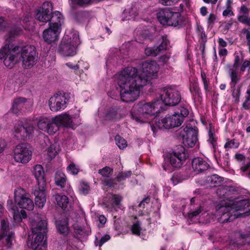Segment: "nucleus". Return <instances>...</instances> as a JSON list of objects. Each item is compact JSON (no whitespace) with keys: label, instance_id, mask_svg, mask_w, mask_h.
Masks as SVG:
<instances>
[{"label":"nucleus","instance_id":"obj_1","mask_svg":"<svg viewBox=\"0 0 250 250\" xmlns=\"http://www.w3.org/2000/svg\"><path fill=\"white\" fill-rule=\"evenodd\" d=\"M159 67L156 62H146L142 69L127 67L118 75L117 84L120 88L121 100L125 102H133L139 96L140 89L152 79L157 77Z\"/></svg>","mask_w":250,"mask_h":250},{"label":"nucleus","instance_id":"obj_2","mask_svg":"<svg viewBox=\"0 0 250 250\" xmlns=\"http://www.w3.org/2000/svg\"><path fill=\"white\" fill-rule=\"evenodd\" d=\"M46 221L42 220L39 214H35L32 220V240L27 242L28 246L32 250H46Z\"/></svg>","mask_w":250,"mask_h":250},{"label":"nucleus","instance_id":"obj_3","mask_svg":"<svg viewBox=\"0 0 250 250\" xmlns=\"http://www.w3.org/2000/svg\"><path fill=\"white\" fill-rule=\"evenodd\" d=\"M21 31L20 28H12L8 33L5 45L0 50V60L4 58L3 63L9 68H12L19 62L20 48L13 44L12 40L19 35Z\"/></svg>","mask_w":250,"mask_h":250},{"label":"nucleus","instance_id":"obj_4","mask_svg":"<svg viewBox=\"0 0 250 250\" xmlns=\"http://www.w3.org/2000/svg\"><path fill=\"white\" fill-rule=\"evenodd\" d=\"M137 111L132 112V118L137 122L146 123L155 114L160 113L164 110L161 101L155 100L152 102L146 103L138 105Z\"/></svg>","mask_w":250,"mask_h":250},{"label":"nucleus","instance_id":"obj_5","mask_svg":"<svg viewBox=\"0 0 250 250\" xmlns=\"http://www.w3.org/2000/svg\"><path fill=\"white\" fill-rule=\"evenodd\" d=\"M189 114V110L187 106H180L178 110L173 114L167 115L161 119L154 118L156 125L159 128L169 129L180 126L185 117Z\"/></svg>","mask_w":250,"mask_h":250},{"label":"nucleus","instance_id":"obj_6","mask_svg":"<svg viewBox=\"0 0 250 250\" xmlns=\"http://www.w3.org/2000/svg\"><path fill=\"white\" fill-rule=\"evenodd\" d=\"M20 59H21L22 66L24 68H30L36 64L38 57L35 46L26 45L20 49Z\"/></svg>","mask_w":250,"mask_h":250},{"label":"nucleus","instance_id":"obj_7","mask_svg":"<svg viewBox=\"0 0 250 250\" xmlns=\"http://www.w3.org/2000/svg\"><path fill=\"white\" fill-rule=\"evenodd\" d=\"M161 100L163 104L174 106L177 104L181 99L180 92L172 87H164L160 91Z\"/></svg>","mask_w":250,"mask_h":250},{"label":"nucleus","instance_id":"obj_8","mask_svg":"<svg viewBox=\"0 0 250 250\" xmlns=\"http://www.w3.org/2000/svg\"><path fill=\"white\" fill-rule=\"evenodd\" d=\"M33 126L27 122L16 123L13 128V136L19 140H27L33 132Z\"/></svg>","mask_w":250,"mask_h":250},{"label":"nucleus","instance_id":"obj_9","mask_svg":"<svg viewBox=\"0 0 250 250\" xmlns=\"http://www.w3.org/2000/svg\"><path fill=\"white\" fill-rule=\"evenodd\" d=\"M14 197L16 203L21 208L29 210H32L34 205L33 201L30 198L29 194L25 190L21 188H17L14 191Z\"/></svg>","mask_w":250,"mask_h":250},{"label":"nucleus","instance_id":"obj_10","mask_svg":"<svg viewBox=\"0 0 250 250\" xmlns=\"http://www.w3.org/2000/svg\"><path fill=\"white\" fill-rule=\"evenodd\" d=\"M32 152L27 144H21L17 145L14 149V159L19 163H27L31 158Z\"/></svg>","mask_w":250,"mask_h":250},{"label":"nucleus","instance_id":"obj_11","mask_svg":"<svg viewBox=\"0 0 250 250\" xmlns=\"http://www.w3.org/2000/svg\"><path fill=\"white\" fill-rule=\"evenodd\" d=\"M183 144L188 147H193L198 141V131L190 125H186L181 133Z\"/></svg>","mask_w":250,"mask_h":250},{"label":"nucleus","instance_id":"obj_12","mask_svg":"<svg viewBox=\"0 0 250 250\" xmlns=\"http://www.w3.org/2000/svg\"><path fill=\"white\" fill-rule=\"evenodd\" d=\"M179 151H173L170 153L167 157V161L169 162L170 165L174 167L179 168L183 164L184 162L188 157V156L185 151V148L182 146H180ZM165 161H167L165 159Z\"/></svg>","mask_w":250,"mask_h":250},{"label":"nucleus","instance_id":"obj_13","mask_svg":"<svg viewBox=\"0 0 250 250\" xmlns=\"http://www.w3.org/2000/svg\"><path fill=\"white\" fill-rule=\"evenodd\" d=\"M218 221L221 223H225L232 221L237 218V216L232 211V208L228 205H222L220 203V207L217 210Z\"/></svg>","mask_w":250,"mask_h":250},{"label":"nucleus","instance_id":"obj_14","mask_svg":"<svg viewBox=\"0 0 250 250\" xmlns=\"http://www.w3.org/2000/svg\"><path fill=\"white\" fill-rule=\"evenodd\" d=\"M222 205H228L232 208V211L234 213L236 211L244 210L250 206V202L247 200H237V199H229V202L227 201L222 202Z\"/></svg>","mask_w":250,"mask_h":250},{"label":"nucleus","instance_id":"obj_15","mask_svg":"<svg viewBox=\"0 0 250 250\" xmlns=\"http://www.w3.org/2000/svg\"><path fill=\"white\" fill-rule=\"evenodd\" d=\"M54 122L60 127H66L74 128L73 117L65 113L56 116Z\"/></svg>","mask_w":250,"mask_h":250},{"label":"nucleus","instance_id":"obj_16","mask_svg":"<svg viewBox=\"0 0 250 250\" xmlns=\"http://www.w3.org/2000/svg\"><path fill=\"white\" fill-rule=\"evenodd\" d=\"M169 41L166 37H162V41L158 46L147 47L145 49V53L147 56L155 57L162 51L167 49Z\"/></svg>","mask_w":250,"mask_h":250},{"label":"nucleus","instance_id":"obj_17","mask_svg":"<svg viewBox=\"0 0 250 250\" xmlns=\"http://www.w3.org/2000/svg\"><path fill=\"white\" fill-rule=\"evenodd\" d=\"M46 186L45 187H40L36 186L33 191V194L35 196V203L36 206L40 208H42L46 202Z\"/></svg>","mask_w":250,"mask_h":250},{"label":"nucleus","instance_id":"obj_18","mask_svg":"<svg viewBox=\"0 0 250 250\" xmlns=\"http://www.w3.org/2000/svg\"><path fill=\"white\" fill-rule=\"evenodd\" d=\"M237 192V189L235 188L229 186H223L218 188L216 190V194L219 197H224L226 198L221 201H227L229 202V199H231V196Z\"/></svg>","mask_w":250,"mask_h":250},{"label":"nucleus","instance_id":"obj_19","mask_svg":"<svg viewBox=\"0 0 250 250\" xmlns=\"http://www.w3.org/2000/svg\"><path fill=\"white\" fill-rule=\"evenodd\" d=\"M32 173L37 182V185L36 186L45 187L46 184L44 178V170L42 166L41 165H35L33 168Z\"/></svg>","mask_w":250,"mask_h":250},{"label":"nucleus","instance_id":"obj_20","mask_svg":"<svg viewBox=\"0 0 250 250\" xmlns=\"http://www.w3.org/2000/svg\"><path fill=\"white\" fill-rule=\"evenodd\" d=\"M7 208L11 212L14 220L17 222H21L22 218H25L27 217L25 211L21 209L20 211L18 208L13 204L12 200H8Z\"/></svg>","mask_w":250,"mask_h":250},{"label":"nucleus","instance_id":"obj_21","mask_svg":"<svg viewBox=\"0 0 250 250\" xmlns=\"http://www.w3.org/2000/svg\"><path fill=\"white\" fill-rule=\"evenodd\" d=\"M61 30L50 27L44 30L43 32V39L48 43H51L57 41Z\"/></svg>","mask_w":250,"mask_h":250},{"label":"nucleus","instance_id":"obj_22","mask_svg":"<svg viewBox=\"0 0 250 250\" xmlns=\"http://www.w3.org/2000/svg\"><path fill=\"white\" fill-rule=\"evenodd\" d=\"M208 163L201 157L195 158L192 161V167L196 173L203 172L209 167Z\"/></svg>","mask_w":250,"mask_h":250},{"label":"nucleus","instance_id":"obj_23","mask_svg":"<svg viewBox=\"0 0 250 250\" xmlns=\"http://www.w3.org/2000/svg\"><path fill=\"white\" fill-rule=\"evenodd\" d=\"M49 25L50 27L61 30L62 25L64 22V18L63 15L59 11H56L50 15V20Z\"/></svg>","mask_w":250,"mask_h":250},{"label":"nucleus","instance_id":"obj_24","mask_svg":"<svg viewBox=\"0 0 250 250\" xmlns=\"http://www.w3.org/2000/svg\"><path fill=\"white\" fill-rule=\"evenodd\" d=\"M58 52L63 56H71L76 53V46L62 42L58 48Z\"/></svg>","mask_w":250,"mask_h":250},{"label":"nucleus","instance_id":"obj_25","mask_svg":"<svg viewBox=\"0 0 250 250\" xmlns=\"http://www.w3.org/2000/svg\"><path fill=\"white\" fill-rule=\"evenodd\" d=\"M14 237L11 234L6 235L4 231H0V247L5 246L7 249L13 245Z\"/></svg>","mask_w":250,"mask_h":250},{"label":"nucleus","instance_id":"obj_26","mask_svg":"<svg viewBox=\"0 0 250 250\" xmlns=\"http://www.w3.org/2000/svg\"><path fill=\"white\" fill-rule=\"evenodd\" d=\"M56 97L59 105V111L64 109L67 105L70 98V94L67 93H56Z\"/></svg>","mask_w":250,"mask_h":250},{"label":"nucleus","instance_id":"obj_27","mask_svg":"<svg viewBox=\"0 0 250 250\" xmlns=\"http://www.w3.org/2000/svg\"><path fill=\"white\" fill-rule=\"evenodd\" d=\"M170 15L166 25L176 27L181 26L183 24V21L179 13L171 11Z\"/></svg>","mask_w":250,"mask_h":250},{"label":"nucleus","instance_id":"obj_28","mask_svg":"<svg viewBox=\"0 0 250 250\" xmlns=\"http://www.w3.org/2000/svg\"><path fill=\"white\" fill-rule=\"evenodd\" d=\"M171 11L167 8L159 10L157 13V18L161 24L166 25L171 14Z\"/></svg>","mask_w":250,"mask_h":250},{"label":"nucleus","instance_id":"obj_29","mask_svg":"<svg viewBox=\"0 0 250 250\" xmlns=\"http://www.w3.org/2000/svg\"><path fill=\"white\" fill-rule=\"evenodd\" d=\"M27 99L23 97H19L14 99L12 108L13 113L18 114L24 106Z\"/></svg>","mask_w":250,"mask_h":250},{"label":"nucleus","instance_id":"obj_30","mask_svg":"<svg viewBox=\"0 0 250 250\" xmlns=\"http://www.w3.org/2000/svg\"><path fill=\"white\" fill-rule=\"evenodd\" d=\"M66 177L64 173L62 171H57L55 176V182L57 186L63 188L66 183Z\"/></svg>","mask_w":250,"mask_h":250},{"label":"nucleus","instance_id":"obj_31","mask_svg":"<svg viewBox=\"0 0 250 250\" xmlns=\"http://www.w3.org/2000/svg\"><path fill=\"white\" fill-rule=\"evenodd\" d=\"M238 69L229 67V73L230 77V86L231 88H234L236 83L239 81L240 76H239L237 70Z\"/></svg>","mask_w":250,"mask_h":250},{"label":"nucleus","instance_id":"obj_32","mask_svg":"<svg viewBox=\"0 0 250 250\" xmlns=\"http://www.w3.org/2000/svg\"><path fill=\"white\" fill-rule=\"evenodd\" d=\"M55 198L59 207L63 209H65L67 207L69 202L67 196L57 194L55 195Z\"/></svg>","mask_w":250,"mask_h":250},{"label":"nucleus","instance_id":"obj_33","mask_svg":"<svg viewBox=\"0 0 250 250\" xmlns=\"http://www.w3.org/2000/svg\"><path fill=\"white\" fill-rule=\"evenodd\" d=\"M207 182L210 187H217L222 183L223 178L217 174H213L208 177Z\"/></svg>","mask_w":250,"mask_h":250},{"label":"nucleus","instance_id":"obj_34","mask_svg":"<svg viewBox=\"0 0 250 250\" xmlns=\"http://www.w3.org/2000/svg\"><path fill=\"white\" fill-rule=\"evenodd\" d=\"M48 105L50 109L52 111L57 112L59 111V105L57 99L56 94L50 98L48 101Z\"/></svg>","mask_w":250,"mask_h":250},{"label":"nucleus","instance_id":"obj_35","mask_svg":"<svg viewBox=\"0 0 250 250\" xmlns=\"http://www.w3.org/2000/svg\"><path fill=\"white\" fill-rule=\"evenodd\" d=\"M203 207L201 205H198L197 207L193 206L191 208L190 211L188 214V217L189 219H192L199 215L203 211Z\"/></svg>","mask_w":250,"mask_h":250},{"label":"nucleus","instance_id":"obj_36","mask_svg":"<svg viewBox=\"0 0 250 250\" xmlns=\"http://www.w3.org/2000/svg\"><path fill=\"white\" fill-rule=\"evenodd\" d=\"M50 14L42 11L39 10H37L35 17L36 19L39 20L40 21L46 22L49 21L50 20Z\"/></svg>","mask_w":250,"mask_h":250},{"label":"nucleus","instance_id":"obj_37","mask_svg":"<svg viewBox=\"0 0 250 250\" xmlns=\"http://www.w3.org/2000/svg\"><path fill=\"white\" fill-rule=\"evenodd\" d=\"M59 127V125L55 123L53 118L51 120H49L48 125L47 126V129L45 131L50 135H53L58 130Z\"/></svg>","mask_w":250,"mask_h":250},{"label":"nucleus","instance_id":"obj_38","mask_svg":"<svg viewBox=\"0 0 250 250\" xmlns=\"http://www.w3.org/2000/svg\"><path fill=\"white\" fill-rule=\"evenodd\" d=\"M56 226L58 230L62 234H65L67 233L68 228L66 221H57L56 222Z\"/></svg>","mask_w":250,"mask_h":250},{"label":"nucleus","instance_id":"obj_39","mask_svg":"<svg viewBox=\"0 0 250 250\" xmlns=\"http://www.w3.org/2000/svg\"><path fill=\"white\" fill-rule=\"evenodd\" d=\"M70 13L75 18H77L78 0H69Z\"/></svg>","mask_w":250,"mask_h":250},{"label":"nucleus","instance_id":"obj_40","mask_svg":"<svg viewBox=\"0 0 250 250\" xmlns=\"http://www.w3.org/2000/svg\"><path fill=\"white\" fill-rule=\"evenodd\" d=\"M49 120L50 119L47 118L41 117L39 119L37 123L38 128L42 131H46V130L47 129V126L48 125Z\"/></svg>","mask_w":250,"mask_h":250},{"label":"nucleus","instance_id":"obj_41","mask_svg":"<svg viewBox=\"0 0 250 250\" xmlns=\"http://www.w3.org/2000/svg\"><path fill=\"white\" fill-rule=\"evenodd\" d=\"M243 59L242 55L239 54L238 53L235 52L234 53V60L233 64L232 66L229 65V67L238 69Z\"/></svg>","mask_w":250,"mask_h":250},{"label":"nucleus","instance_id":"obj_42","mask_svg":"<svg viewBox=\"0 0 250 250\" xmlns=\"http://www.w3.org/2000/svg\"><path fill=\"white\" fill-rule=\"evenodd\" d=\"M236 236L238 238L244 240L243 242L250 243V233L238 231L236 233Z\"/></svg>","mask_w":250,"mask_h":250},{"label":"nucleus","instance_id":"obj_43","mask_svg":"<svg viewBox=\"0 0 250 250\" xmlns=\"http://www.w3.org/2000/svg\"><path fill=\"white\" fill-rule=\"evenodd\" d=\"M237 20L240 22L250 26V17H249V15L239 14L237 16Z\"/></svg>","mask_w":250,"mask_h":250},{"label":"nucleus","instance_id":"obj_44","mask_svg":"<svg viewBox=\"0 0 250 250\" xmlns=\"http://www.w3.org/2000/svg\"><path fill=\"white\" fill-rule=\"evenodd\" d=\"M80 188H79V191L81 194L86 195L88 194L90 190V187L89 184L84 182H82L80 184Z\"/></svg>","mask_w":250,"mask_h":250},{"label":"nucleus","instance_id":"obj_45","mask_svg":"<svg viewBox=\"0 0 250 250\" xmlns=\"http://www.w3.org/2000/svg\"><path fill=\"white\" fill-rule=\"evenodd\" d=\"M52 9V3L50 2L46 1L42 4V7L39 10L51 15Z\"/></svg>","mask_w":250,"mask_h":250},{"label":"nucleus","instance_id":"obj_46","mask_svg":"<svg viewBox=\"0 0 250 250\" xmlns=\"http://www.w3.org/2000/svg\"><path fill=\"white\" fill-rule=\"evenodd\" d=\"M115 140L117 145L120 149H124L127 146L126 141L119 135L116 136Z\"/></svg>","mask_w":250,"mask_h":250},{"label":"nucleus","instance_id":"obj_47","mask_svg":"<svg viewBox=\"0 0 250 250\" xmlns=\"http://www.w3.org/2000/svg\"><path fill=\"white\" fill-rule=\"evenodd\" d=\"M131 171H127L125 172H121L119 173L115 179L118 182H121L125 180L126 178L129 177L131 175Z\"/></svg>","mask_w":250,"mask_h":250},{"label":"nucleus","instance_id":"obj_48","mask_svg":"<svg viewBox=\"0 0 250 250\" xmlns=\"http://www.w3.org/2000/svg\"><path fill=\"white\" fill-rule=\"evenodd\" d=\"M0 231H4V232H5V234L6 235L11 234L12 236H14L12 232H9V223L7 220H3L1 221V229Z\"/></svg>","mask_w":250,"mask_h":250},{"label":"nucleus","instance_id":"obj_49","mask_svg":"<svg viewBox=\"0 0 250 250\" xmlns=\"http://www.w3.org/2000/svg\"><path fill=\"white\" fill-rule=\"evenodd\" d=\"M122 200V197L119 194H112L111 197V204L112 206H117Z\"/></svg>","mask_w":250,"mask_h":250},{"label":"nucleus","instance_id":"obj_50","mask_svg":"<svg viewBox=\"0 0 250 250\" xmlns=\"http://www.w3.org/2000/svg\"><path fill=\"white\" fill-rule=\"evenodd\" d=\"M112 172V169L107 167H105L99 170V173L105 177H108Z\"/></svg>","mask_w":250,"mask_h":250},{"label":"nucleus","instance_id":"obj_51","mask_svg":"<svg viewBox=\"0 0 250 250\" xmlns=\"http://www.w3.org/2000/svg\"><path fill=\"white\" fill-rule=\"evenodd\" d=\"M67 170L68 172L73 175H77L78 173V169L73 162H70L67 167Z\"/></svg>","mask_w":250,"mask_h":250},{"label":"nucleus","instance_id":"obj_52","mask_svg":"<svg viewBox=\"0 0 250 250\" xmlns=\"http://www.w3.org/2000/svg\"><path fill=\"white\" fill-rule=\"evenodd\" d=\"M110 238V236L107 234L104 235L100 240H98V238L96 237V240L95 241V244L96 246L101 247L105 242L109 240Z\"/></svg>","mask_w":250,"mask_h":250},{"label":"nucleus","instance_id":"obj_53","mask_svg":"<svg viewBox=\"0 0 250 250\" xmlns=\"http://www.w3.org/2000/svg\"><path fill=\"white\" fill-rule=\"evenodd\" d=\"M141 230V228L139 222H136L132 226L131 230L133 234L140 235Z\"/></svg>","mask_w":250,"mask_h":250},{"label":"nucleus","instance_id":"obj_54","mask_svg":"<svg viewBox=\"0 0 250 250\" xmlns=\"http://www.w3.org/2000/svg\"><path fill=\"white\" fill-rule=\"evenodd\" d=\"M242 32L246 34V39L247 41V45L249 47V51L250 53V28H244Z\"/></svg>","mask_w":250,"mask_h":250},{"label":"nucleus","instance_id":"obj_55","mask_svg":"<svg viewBox=\"0 0 250 250\" xmlns=\"http://www.w3.org/2000/svg\"><path fill=\"white\" fill-rule=\"evenodd\" d=\"M239 143L235 142L234 140L227 142L225 145L226 148H237L239 146Z\"/></svg>","mask_w":250,"mask_h":250},{"label":"nucleus","instance_id":"obj_56","mask_svg":"<svg viewBox=\"0 0 250 250\" xmlns=\"http://www.w3.org/2000/svg\"><path fill=\"white\" fill-rule=\"evenodd\" d=\"M209 139L208 141L212 145L213 147L215 148L216 145V138L214 134L210 131H209Z\"/></svg>","mask_w":250,"mask_h":250},{"label":"nucleus","instance_id":"obj_57","mask_svg":"<svg viewBox=\"0 0 250 250\" xmlns=\"http://www.w3.org/2000/svg\"><path fill=\"white\" fill-rule=\"evenodd\" d=\"M222 15L224 17H230L234 15V12L232 11V7H226L225 9L223 11Z\"/></svg>","mask_w":250,"mask_h":250},{"label":"nucleus","instance_id":"obj_58","mask_svg":"<svg viewBox=\"0 0 250 250\" xmlns=\"http://www.w3.org/2000/svg\"><path fill=\"white\" fill-rule=\"evenodd\" d=\"M57 152L56 150L53 147V146H51L47 150V154L51 159L54 158Z\"/></svg>","mask_w":250,"mask_h":250},{"label":"nucleus","instance_id":"obj_59","mask_svg":"<svg viewBox=\"0 0 250 250\" xmlns=\"http://www.w3.org/2000/svg\"><path fill=\"white\" fill-rule=\"evenodd\" d=\"M115 179H108L106 178L104 180V182L105 185L109 187H114L116 183L115 182Z\"/></svg>","mask_w":250,"mask_h":250},{"label":"nucleus","instance_id":"obj_60","mask_svg":"<svg viewBox=\"0 0 250 250\" xmlns=\"http://www.w3.org/2000/svg\"><path fill=\"white\" fill-rule=\"evenodd\" d=\"M250 11V9L249 8H248L245 5H242L240 8L239 14L249 15Z\"/></svg>","mask_w":250,"mask_h":250},{"label":"nucleus","instance_id":"obj_61","mask_svg":"<svg viewBox=\"0 0 250 250\" xmlns=\"http://www.w3.org/2000/svg\"><path fill=\"white\" fill-rule=\"evenodd\" d=\"M179 0H160V2L164 5H172L177 2Z\"/></svg>","mask_w":250,"mask_h":250},{"label":"nucleus","instance_id":"obj_62","mask_svg":"<svg viewBox=\"0 0 250 250\" xmlns=\"http://www.w3.org/2000/svg\"><path fill=\"white\" fill-rule=\"evenodd\" d=\"M248 67H250V60L244 61L240 67L241 72H244Z\"/></svg>","mask_w":250,"mask_h":250},{"label":"nucleus","instance_id":"obj_63","mask_svg":"<svg viewBox=\"0 0 250 250\" xmlns=\"http://www.w3.org/2000/svg\"><path fill=\"white\" fill-rule=\"evenodd\" d=\"M201 78L204 83V87L206 90L208 89V81L206 78V74L204 72H201Z\"/></svg>","mask_w":250,"mask_h":250},{"label":"nucleus","instance_id":"obj_64","mask_svg":"<svg viewBox=\"0 0 250 250\" xmlns=\"http://www.w3.org/2000/svg\"><path fill=\"white\" fill-rule=\"evenodd\" d=\"M216 20V16L213 14H210L208 18V22L209 25L213 24Z\"/></svg>","mask_w":250,"mask_h":250}]
</instances>
